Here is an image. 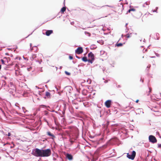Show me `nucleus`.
<instances>
[{
    "label": "nucleus",
    "instance_id": "obj_1",
    "mask_svg": "<svg viewBox=\"0 0 161 161\" xmlns=\"http://www.w3.org/2000/svg\"><path fill=\"white\" fill-rule=\"evenodd\" d=\"M51 154V151L50 149L42 150V157H46L50 156Z\"/></svg>",
    "mask_w": 161,
    "mask_h": 161
},
{
    "label": "nucleus",
    "instance_id": "obj_2",
    "mask_svg": "<svg viewBox=\"0 0 161 161\" xmlns=\"http://www.w3.org/2000/svg\"><path fill=\"white\" fill-rule=\"evenodd\" d=\"M33 155L37 157H42V150L37 148L35 149Z\"/></svg>",
    "mask_w": 161,
    "mask_h": 161
},
{
    "label": "nucleus",
    "instance_id": "obj_3",
    "mask_svg": "<svg viewBox=\"0 0 161 161\" xmlns=\"http://www.w3.org/2000/svg\"><path fill=\"white\" fill-rule=\"evenodd\" d=\"M88 62L92 64L94 60V56L92 52H90L88 54Z\"/></svg>",
    "mask_w": 161,
    "mask_h": 161
},
{
    "label": "nucleus",
    "instance_id": "obj_4",
    "mask_svg": "<svg viewBox=\"0 0 161 161\" xmlns=\"http://www.w3.org/2000/svg\"><path fill=\"white\" fill-rule=\"evenodd\" d=\"M131 154H130L129 153H127V157L130 159L134 160L136 155V152L135 151H133Z\"/></svg>",
    "mask_w": 161,
    "mask_h": 161
},
{
    "label": "nucleus",
    "instance_id": "obj_5",
    "mask_svg": "<svg viewBox=\"0 0 161 161\" xmlns=\"http://www.w3.org/2000/svg\"><path fill=\"white\" fill-rule=\"evenodd\" d=\"M149 139L150 142L153 143H155L157 141V140L156 137L153 135H150L149 136Z\"/></svg>",
    "mask_w": 161,
    "mask_h": 161
},
{
    "label": "nucleus",
    "instance_id": "obj_6",
    "mask_svg": "<svg viewBox=\"0 0 161 161\" xmlns=\"http://www.w3.org/2000/svg\"><path fill=\"white\" fill-rule=\"evenodd\" d=\"M65 155L66 158L69 161H72L73 159V156L70 154L67 153L65 154Z\"/></svg>",
    "mask_w": 161,
    "mask_h": 161
},
{
    "label": "nucleus",
    "instance_id": "obj_7",
    "mask_svg": "<svg viewBox=\"0 0 161 161\" xmlns=\"http://www.w3.org/2000/svg\"><path fill=\"white\" fill-rule=\"evenodd\" d=\"M75 53L77 54H80L83 52V49L82 47H78L75 50Z\"/></svg>",
    "mask_w": 161,
    "mask_h": 161
},
{
    "label": "nucleus",
    "instance_id": "obj_8",
    "mask_svg": "<svg viewBox=\"0 0 161 161\" xmlns=\"http://www.w3.org/2000/svg\"><path fill=\"white\" fill-rule=\"evenodd\" d=\"M111 103V101L108 100L105 102V105L107 108H109L110 107Z\"/></svg>",
    "mask_w": 161,
    "mask_h": 161
},
{
    "label": "nucleus",
    "instance_id": "obj_9",
    "mask_svg": "<svg viewBox=\"0 0 161 161\" xmlns=\"http://www.w3.org/2000/svg\"><path fill=\"white\" fill-rule=\"evenodd\" d=\"M47 134L49 136H51L53 139L55 137L54 135L53 134L51 133L50 131H47Z\"/></svg>",
    "mask_w": 161,
    "mask_h": 161
},
{
    "label": "nucleus",
    "instance_id": "obj_10",
    "mask_svg": "<svg viewBox=\"0 0 161 161\" xmlns=\"http://www.w3.org/2000/svg\"><path fill=\"white\" fill-rule=\"evenodd\" d=\"M118 8L119 9H120V11L119 13L120 12H121L123 9V4H120V5L118 6Z\"/></svg>",
    "mask_w": 161,
    "mask_h": 161
},
{
    "label": "nucleus",
    "instance_id": "obj_11",
    "mask_svg": "<svg viewBox=\"0 0 161 161\" xmlns=\"http://www.w3.org/2000/svg\"><path fill=\"white\" fill-rule=\"evenodd\" d=\"M53 33L52 30H47L46 32V35L47 36H49L50 34Z\"/></svg>",
    "mask_w": 161,
    "mask_h": 161
},
{
    "label": "nucleus",
    "instance_id": "obj_12",
    "mask_svg": "<svg viewBox=\"0 0 161 161\" xmlns=\"http://www.w3.org/2000/svg\"><path fill=\"white\" fill-rule=\"evenodd\" d=\"M46 96L47 98H50L51 97V94L49 92H46Z\"/></svg>",
    "mask_w": 161,
    "mask_h": 161
},
{
    "label": "nucleus",
    "instance_id": "obj_13",
    "mask_svg": "<svg viewBox=\"0 0 161 161\" xmlns=\"http://www.w3.org/2000/svg\"><path fill=\"white\" fill-rule=\"evenodd\" d=\"M66 7H63L60 10V12L61 13L63 14L64 13V12H65L66 10Z\"/></svg>",
    "mask_w": 161,
    "mask_h": 161
},
{
    "label": "nucleus",
    "instance_id": "obj_14",
    "mask_svg": "<svg viewBox=\"0 0 161 161\" xmlns=\"http://www.w3.org/2000/svg\"><path fill=\"white\" fill-rule=\"evenodd\" d=\"M82 59L83 61L85 62L88 61V59H87V57H83Z\"/></svg>",
    "mask_w": 161,
    "mask_h": 161
},
{
    "label": "nucleus",
    "instance_id": "obj_15",
    "mask_svg": "<svg viewBox=\"0 0 161 161\" xmlns=\"http://www.w3.org/2000/svg\"><path fill=\"white\" fill-rule=\"evenodd\" d=\"M123 44L122 43H117L116 44V46H117V47H119L122 46H123Z\"/></svg>",
    "mask_w": 161,
    "mask_h": 161
},
{
    "label": "nucleus",
    "instance_id": "obj_16",
    "mask_svg": "<svg viewBox=\"0 0 161 161\" xmlns=\"http://www.w3.org/2000/svg\"><path fill=\"white\" fill-rule=\"evenodd\" d=\"M36 54H32V55H31V60H33V59H34L35 58H36Z\"/></svg>",
    "mask_w": 161,
    "mask_h": 161
},
{
    "label": "nucleus",
    "instance_id": "obj_17",
    "mask_svg": "<svg viewBox=\"0 0 161 161\" xmlns=\"http://www.w3.org/2000/svg\"><path fill=\"white\" fill-rule=\"evenodd\" d=\"M1 61L2 64L7 65V64L6 63V61L5 60V59H1Z\"/></svg>",
    "mask_w": 161,
    "mask_h": 161
},
{
    "label": "nucleus",
    "instance_id": "obj_18",
    "mask_svg": "<svg viewBox=\"0 0 161 161\" xmlns=\"http://www.w3.org/2000/svg\"><path fill=\"white\" fill-rule=\"evenodd\" d=\"M131 34H127L125 36V37H126L127 38H129L131 36Z\"/></svg>",
    "mask_w": 161,
    "mask_h": 161
},
{
    "label": "nucleus",
    "instance_id": "obj_19",
    "mask_svg": "<svg viewBox=\"0 0 161 161\" xmlns=\"http://www.w3.org/2000/svg\"><path fill=\"white\" fill-rule=\"evenodd\" d=\"M136 9L134 8H131L130 9H129L128 11L127 12L128 13H130L131 11H135Z\"/></svg>",
    "mask_w": 161,
    "mask_h": 161
},
{
    "label": "nucleus",
    "instance_id": "obj_20",
    "mask_svg": "<svg viewBox=\"0 0 161 161\" xmlns=\"http://www.w3.org/2000/svg\"><path fill=\"white\" fill-rule=\"evenodd\" d=\"M4 59L6 61V62H7V63H8V61H10V58H4Z\"/></svg>",
    "mask_w": 161,
    "mask_h": 161
},
{
    "label": "nucleus",
    "instance_id": "obj_21",
    "mask_svg": "<svg viewBox=\"0 0 161 161\" xmlns=\"http://www.w3.org/2000/svg\"><path fill=\"white\" fill-rule=\"evenodd\" d=\"M69 141L71 143L70 145L72 144L74 142V141L72 140L71 139H70Z\"/></svg>",
    "mask_w": 161,
    "mask_h": 161
},
{
    "label": "nucleus",
    "instance_id": "obj_22",
    "mask_svg": "<svg viewBox=\"0 0 161 161\" xmlns=\"http://www.w3.org/2000/svg\"><path fill=\"white\" fill-rule=\"evenodd\" d=\"M65 73L67 75H70V73L69 72H68L67 71H65Z\"/></svg>",
    "mask_w": 161,
    "mask_h": 161
},
{
    "label": "nucleus",
    "instance_id": "obj_23",
    "mask_svg": "<svg viewBox=\"0 0 161 161\" xmlns=\"http://www.w3.org/2000/svg\"><path fill=\"white\" fill-rule=\"evenodd\" d=\"M158 147L159 148H161V144H158Z\"/></svg>",
    "mask_w": 161,
    "mask_h": 161
},
{
    "label": "nucleus",
    "instance_id": "obj_24",
    "mask_svg": "<svg viewBox=\"0 0 161 161\" xmlns=\"http://www.w3.org/2000/svg\"><path fill=\"white\" fill-rule=\"evenodd\" d=\"M15 69L16 68H17V69H18V65L17 64H15Z\"/></svg>",
    "mask_w": 161,
    "mask_h": 161
},
{
    "label": "nucleus",
    "instance_id": "obj_25",
    "mask_svg": "<svg viewBox=\"0 0 161 161\" xmlns=\"http://www.w3.org/2000/svg\"><path fill=\"white\" fill-rule=\"evenodd\" d=\"M69 58L71 60H72V59H73V57L72 56H69Z\"/></svg>",
    "mask_w": 161,
    "mask_h": 161
},
{
    "label": "nucleus",
    "instance_id": "obj_26",
    "mask_svg": "<svg viewBox=\"0 0 161 161\" xmlns=\"http://www.w3.org/2000/svg\"><path fill=\"white\" fill-rule=\"evenodd\" d=\"M158 8H157V9L156 10H152V11L153 12H157V9Z\"/></svg>",
    "mask_w": 161,
    "mask_h": 161
},
{
    "label": "nucleus",
    "instance_id": "obj_27",
    "mask_svg": "<svg viewBox=\"0 0 161 161\" xmlns=\"http://www.w3.org/2000/svg\"><path fill=\"white\" fill-rule=\"evenodd\" d=\"M11 135V134L10 133H8V134L7 135L8 136H10Z\"/></svg>",
    "mask_w": 161,
    "mask_h": 161
},
{
    "label": "nucleus",
    "instance_id": "obj_28",
    "mask_svg": "<svg viewBox=\"0 0 161 161\" xmlns=\"http://www.w3.org/2000/svg\"><path fill=\"white\" fill-rule=\"evenodd\" d=\"M139 100H137L136 101V103H137L138 102Z\"/></svg>",
    "mask_w": 161,
    "mask_h": 161
},
{
    "label": "nucleus",
    "instance_id": "obj_29",
    "mask_svg": "<svg viewBox=\"0 0 161 161\" xmlns=\"http://www.w3.org/2000/svg\"><path fill=\"white\" fill-rule=\"evenodd\" d=\"M149 92H151V90H152V89L151 88H149Z\"/></svg>",
    "mask_w": 161,
    "mask_h": 161
},
{
    "label": "nucleus",
    "instance_id": "obj_30",
    "mask_svg": "<svg viewBox=\"0 0 161 161\" xmlns=\"http://www.w3.org/2000/svg\"><path fill=\"white\" fill-rule=\"evenodd\" d=\"M53 160L55 161L56 160V159L54 158H53Z\"/></svg>",
    "mask_w": 161,
    "mask_h": 161
},
{
    "label": "nucleus",
    "instance_id": "obj_31",
    "mask_svg": "<svg viewBox=\"0 0 161 161\" xmlns=\"http://www.w3.org/2000/svg\"><path fill=\"white\" fill-rule=\"evenodd\" d=\"M55 69H56V70H57V67H55Z\"/></svg>",
    "mask_w": 161,
    "mask_h": 161
},
{
    "label": "nucleus",
    "instance_id": "obj_32",
    "mask_svg": "<svg viewBox=\"0 0 161 161\" xmlns=\"http://www.w3.org/2000/svg\"><path fill=\"white\" fill-rule=\"evenodd\" d=\"M59 159L61 160V161H63V160L61 158H59Z\"/></svg>",
    "mask_w": 161,
    "mask_h": 161
},
{
    "label": "nucleus",
    "instance_id": "obj_33",
    "mask_svg": "<svg viewBox=\"0 0 161 161\" xmlns=\"http://www.w3.org/2000/svg\"><path fill=\"white\" fill-rule=\"evenodd\" d=\"M1 65H0V70L1 69Z\"/></svg>",
    "mask_w": 161,
    "mask_h": 161
},
{
    "label": "nucleus",
    "instance_id": "obj_34",
    "mask_svg": "<svg viewBox=\"0 0 161 161\" xmlns=\"http://www.w3.org/2000/svg\"><path fill=\"white\" fill-rule=\"evenodd\" d=\"M94 6H95V7H98V6L97 7L96 6V5H94Z\"/></svg>",
    "mask_w": 161,
    "mask_h": 161
},
{
    "label": "nucleus",
    "instance_id": "obj_35",
    "mask_svg": "<svg viewBox=\"0 0 161 161\" xmlns=\"http://www.w3.org/2000/svg\"><path fill=\"white\" fill-rule=\"evenodd\" d=\"M76 57L78 58H79V57H78V56H76Z\"/></svg>",
    "mask_w": 161,
    "mask_h": 161
}]
</instances>
